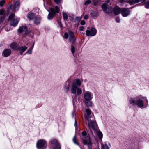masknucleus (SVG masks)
I'll return each mask as SVG.
<instances>
[{"mask_svg": "<svg viewBox=\"0 0 149 149\" xmlns=\"http://www.w3.org/2000/svg\"><path fill=\"white\" fill-rule=\"evenodd\" d=\"M88 18V16L87 15H85L84 17V19H87Z\"/></svg>", "mask_w": 149, "mask_h": 149, "instance_id": "obj_46", "label": "nucleus"}, {"mask_svg": "<svg viewBox=\"0 0 149 149\" xmlns=\"http://www.w3.org/2000/svg\"><path fill=\"white\" fill-rule=\"evenodd\" d=\"M82 135L83 136H85L86 135H87V133L85 131H83L82 132Z\"/></svg>", "mask_w": 149, "mask_h": 149, "instance_id": "obj_43", "label": "nucleus"}, {"mask_svg": "<svg viewBox=\"0 0 149 149\" xmlns=\"http://www.w3.org/2000/svg\"><path fill=\"white\" fill-rule=\"evenodd\" d=\"M50 13H49L47 17L48 19H51L54 17L56 14V13H58L60 10V9L57 6H55V9L52 8H50Z\"/></svg>", "mask_w": 149, "mask_h": 149, "instance_id": "obj_4", "label": "nucleus"}, {"mask_svg": "<svg viewBox=\"0 0 149 149\" xmlns=\"http://www.w3.org/2000/svg\"><path fill=\"white\" fill-rule=\"evenodd\" d=\"M18 46V45H17L15 42H13L10 45L11 48L15 50H17Z\"/></svg>", "mask_w": 149, "mask_h": 149, "instance_id": "obj_22", "label": "nucleus"}, {"mask_svg": "<svg viewBox=\"0 0 149 149\" xmlns=\"http://www.w3.org/2000/svg\"><path fill=\"white\" fill-rule=\"evenodd\" d=\"M81 19V17H76L75 18V20L78 22H79Z\"/></svg>", "mask_w": 149, "mask_h": 149, "instance_id": "obj_37", "label": "nucleus"}, {"mask_svg": "<svg viewBox=\"0 0 149 149\" xmlns=\"http://www.w3.org/2000/svg\"><path fill=\"white\" fill-rule=\"evenodd\" d=\"M89 116H88L87 115L85 116V119L89 121Z\"/></svg>", "mask_w": 149, "mask_h": 149, "instance_id": "obj_44", "label": "nucleus"}, {"mask_svg": "<svg viewBox=\"0 0 149 149\" xmlns=\"http://www.w3.org/2000/svg\"><path fill=\"white\" fill-rule=\"evenodd\" d=\"M145 100L147 103H148V100L146 97H144L140 95L133 97H130L129 100L130 104L134 106L136 105L139 107L144 108V102L143 100Z\"/></svg>", "mask_w": 149, "mask_h": 149, "instance_id": "obj_2", "label": "nucleus"}, {"mask_svg": "<svg viewBox=\"0 0 149 149\" xmlns=\"http://www.w3.org/2000/svg\"><path fill=\"white\" fill-rule=\"evenodd\" d=\"M116 22L118 23H120V20L119 17H117L116 19Z\"/></svg>", "mask_w": 149, "mask_h": 149, "instance_id": "obj_40", "label": "nucleus"}, {"mask_svg": "<svg viewBox=\"0 0 149 149\" xmlns=\"http://www.w3.org/2000/svg\"><path fill=\"white\" fill-rule=\"evenodd\" d=\"M84 28L83 26H81L79 28V30L80 31H83L84 30Z\"/></svg>", "mask_w": 149, "mask_h": 149, "instance_id": "obj_49", "label": "nucleus"}, {"mask_svg": "<svg viewBox=\"0 0 149 149\" xmlns=\"http://www.w3.org/2000/svg\"><path fill=\"white\" fill-rule=\"evenodd\" d=\"M75 47L73 45H71V51L72 54H74L75 52Z\"/></svg>", "mask_w": 149, "mask_h": 149, "instance_id": "obj_33", "label": "nucleus"}, {"mask_svg": "<svg viewBox=\"0 0 149 149\" xmlns=\"http://www.w3.org/2000/svg\"><path fill=\"white\" fill-rule=\"evenodd\" d=\"M98 14L97 12L93 10H92L90 11V15L92 17H97Z\"/></svg>", "mask_w": 149, "mask_h": 149, "instance_id": "obj_21", "label": "nucleus"}, {"mask_svg": "<svg viewBox=\"0 0 149 149\" xmlns=\"http://www.w3.org/2000/svg\"><path fill=\"white\" fill-rule=\"evenodd\" d=\"M146 0H140V1H141L142 3L144 2Z\"/></svg>", "mask_w": 149, "mask_h": 149, "instance_id": "obj_51", "label": "nucleus"}, {"mask_svg": "<svg viewBox=\"0 0 149 149\" xmlns=\"http://www.w3.org/2000/svg\"><path fill=\"white\" fill-rule=\"evenodd\" d=\"M20 2L19 1H16L15 3L10 5L9 9L6 11V15H8L10 13V10H12L13 12H15L17 11L19 8Z\"/></svg>", "mask_w": 149, "mask_h": 149, "instance_id": "obj_3", "label": "nucleus"}, {"mask_svg": "<svg viewBox=\"0 0 149 149\" xmlns=\"http://www.w3.org/2000/svg\"><path fill=\"white\" fill-rule=\"evenodd\" d=\"M33 22L36 25L39 24L41 20V18L38 16H36L33 19Z\"/></svg>", "mask_w": 149, "mask_h": 149, "instance_id": "obj_16", "label": "nucleus"}, {"mask_svg": "<svg viewBox=\"0 0 149 149\" xmlns=\"http://www.w3.org/2000/svg\"><path fill=\"white\" fill-rule=\"evenodd\" d=\"M124 2H125V0H120V2L122 3H124Z\"/></svg>", "mask_w": 149, "mask_h": 149, "instance_id": "obj_50", "label": "nucleus"}, {"mask_svg": "<svg viewBox=\"0 0 149 149\" xmlns=\"http://www.w3.org/2000/svg\"><path fill=\"white\" fill-rule=\"evenodd\" d=\"M11 52V51L10 49H5L3 51V53L4 56L7 57L10 55Z\"/></svg>", "mask_w": 149, "mask_h": 149, "instance_id": "obj_19", "label": "nucleus"}, {"mask_svg": "<svg viewBox=\"0 0 149 149\" xmlns=\"http://www.w3.org/2000/svg\"><path fill=\"white\" fill-rule=\"evenodd\" d=\"M4 12V10L3 9L0 10V15L3 14Z\"/></svg>", "mask_w": 149, "mask_h": 149, "instance_id": "obj_45", "label": "nucleus"}, {"mask_svg": "<svg viewBox=\"0 0 149 149\" xmlns=\"http://www.w3.org/2000/svg\"><path fill=\"white\" fill-rule=\"evenodd\" d=\"M50 149H61V146L57 140L53 139L51 140L50 143Z\"/></svg>", "mask_w": 149, "mask_h": 149, "instance_id": "obj_5", "label": "nucleus"}, {"mask_svg": "<svg viewBox=\"0 0 149 149\" xmlns=\"http://www.w3.org/2000/svg\"><path fill=\"white\" fill-rule=\"evenodd\" d=\"M27 47L26 46H18L17 48V50H19L20 54L22 55L23 53L27 49Z\"/></svg>", "mask_w": 149, "mask_h": 149, "instance_id": "obj_15", "label": "nucleus"}, {"mask_svg": "<svg viewBox=\"0 0 149 149\" xmlns=\"http://www.w3.org/2000/svg\"><path fill=\"white\" fill-rule=\"evenodd\" d=\"M47 11H48V12H49V10H48Z\"/></svg>", "mask_w": 149, "mask_h": 149, "instance_id": "obj_56", "label": "nucleus"}, {"mask_svg": "<svg viewBox=\"0 0 149 149\" xmlns=\"http://www.w3.org/2000/svg\"><path fill=\"white\" fill-rule=\"evenodd\" d=\"M15 17V14L14 13H11L9 17V20H11L13 19H14L13 18Z\"/></svg>", "mask_w": 149, "mask_h": 149, "instance_id": "obj_28", "label": "nucleus"}, {"mask_svg": "<svg viewBox=\"0 0 149 149\" xmlns=\"http://www.w3.org/2000/svg\"><path fill=\"white\" fill-rule=\"evenodd\" d=\"M88 126L90 129L91 130V133L93 134L91 129L94 130L97 129L98 127L97 124L95 120H90V122H88Z\"/></svg>", "mask_w": 149, "mask_h": 149, "instance_id": "obj_7", "label": "nucleus"}, {"mask_svg": "<svg viewBox=\"0 0 149 149\" xmlns=\"http://www.w3.org/2000/svg\"><path fill=\"white\" fill-rule=\"evenodd\" d=\"M109 0H108V1H107V3H109Z\"/></svg>", "mask_w": 149, "mask_h": 149, "instance_id": "obj_54", "label": "nucleus"}, {"mask_svg": "<svg viewBox=\"0 0 149 149\" xmlns=\"http://www.w3.org/2000/svg\"><path fill=\"white\" fill-rule=\"evenodd\" d=\"M84 97L86 101H89L92 99L91 93L89 91H86L84 94Z\"/></svg>", "mask_w": 149, "mask_h": 149, "instance_id": "obj_13", "label": "nucleus"}, {"mask_svg": "<svg viewBox=\"0 0 149 149\" xmlns=\"http://www.w3.org/2000/svg\"><path fill=\"white\" fill-rule=\"evenodd\" d=\"M58 26H59L60 28H62V25L61 24V22L60 21L58 20Z\"/></svg>", "mask_w": 149, "mask_h": 149, "instance_id": "obj_38", "label": "nucleus"}, {"mask_svg": "<svg viewBox=\"0 0 149 149\" xmlns=\"http://www.w3.org/2000/svg\"><path fill=\"white\" fill-rule=\"evenodd\" d=\"M122 8H120L118 6H116L114 8L113 12L114 14L116 15H118L121 13Z\"/></svg>", "mask_w": 149, "mask_h": 149, "instance_id": "obj_18", "label": "nucleus"}, {"mask_svg": "<svg viewBox=\"0 0 149 149\" xmlns=\"http://www.w3.org/2000/svg\"><path fill=\"white\" fill-rule=\"evenodd\" d=\"M143 5L147 9H149V0L147 1L144 3Z\"/></svg>", "mask_w": 149, "mask_h": 149, "instance_id": "obj_25", "label": "nucleus"}, {"mask_svg": "<svg viewBox=\"0 0 149 149\" xmlns=\"http://www.w3.org/2000/svg\"><path fill=\"white\" fill-rule=\"evenodd\" d=\"M18 23V20L16 19H13L10 20V24L11 25L14 26H16Z\"/></svg>", "mask_w": 149, "mask_h": 149, "instance_id": "obj_20", "label": "nucleus"}, {"mask_svg": "<svg viewBox=\"0 0 149 149\" xmlns=\"http://www.w3.org/2000/svg\"><path fill=\"white\" fill-rule=\"evenodd\" d=\"M36 16L35 13H33L31 12H29L27 15V17L28 19L30 20H33L34 18Z\"/></svg>", "mask_w": 149, "mask_h": 149, "instance_id": "obj_17", "label": "nucleus"}, {"mask_svg": "<svg viewBox=\"0 0 149 149\" xmlns=\"http://www.w3.org/2000/svg\"><path fill=\"white\" fill-rule=\"evenodd\" d=\"M132 2L134 3H136L140 2V0H132Z\"/></svg>", "mask_w": 149, "mask_h": 149, "instance_id": "obj_39", "label": "nucleus"}, {"mask_svg": "<svg viewBox=\"0 0 149 149\" xmlns=\"http://www.w3.org/2000/svg\"><path fill=\"white\" fill-rule=\"evenodd\" d=\"M81 85L80 80L77 79L74 80L71 86V93L75 94V96L72 97V102L74 105L75 102H77V97L80 95L82 93L81 89L78 87L77 86H79Z\"/></svg>", "mask_w": 149, "mask_h": 149, "instance_id": "obj_1", "label": "nucleus"}, {"mask_svg": "<svg viewBox=\"0 0 149 149\" xmlns=\"http://www.w3.org/2000/svg\"><path fill=\"white\" fill-rule=\"evenodd\" d=\"M101 7L105 13H109L112 12V8L111 7H109L106 3H104L102 4L101 5Z\"/></svg>", "mask_w": 149, "mask_h": 149, "instance_id": "obj_8", "label": "nucleus"}, {"mask_svg": "<svg viewBox=\"0 0 149 149\" xmlns=\"http://www.w3.org/2000/svg\"><path fill=\"white\" fill-rule=\"evenodd\" d=\"M97 136L99 139H102L103 137L102 133L100 130L97 131Z\"/></svg>", "mask_w": 149, "mask_h": 149, "instance_id": "obj_24", "label": "nucleus"}, {"mask_svg": "<svg viewBox=\"0 0 149 149\" xmlns=\"http://www.w3.org/2000/svg\"><path fill=\"white\" fill-rule=\"evenodd\" d=\"M63 17L64 20L66 21L68 19V15L66 13L63 12Z\"/></svg>", "mask_w": 149, "mask_h": 149, "instance_id": "obj_23", "label": "nucleus"}, {"mask_svg": "<svg viewBox=\"0 0 149 149\" xmlns=\"http://www.w3.org/2000/svg\"><path fill=\"white\" fill-rule=\"evenodd\" d=\"M91 3V1L90 0H88L85 2L84 3V5H88L90 4Z\"/></svg>", "mask_w": 149, "mask_h": 149, "instance_id": "obj_36", "label": "nucleus"}, {"mask_svg": "<svg viewBox=\"0 0 149 149\" xmlns=\"http://www.w3.org/2000/svg\"><path fill=\"white\" fill-rule=\"evenodd\" d=\"M90 102L91 104V102Z\"/></svg>", "mask_w": 149, "mask_h": 149, "instance_id": "obj_57", "label": "nucleus"}, {"mask_svg": "<svg viewBox=\"0 0 149 149\" xmlns=\"http://www.w3.org/2000/svg\"><path fill=\"white\" fill-rule=\"evenodd\" d=\"M69 34V41L70 43L74 44L75 43L76 38L75 37L74 33L71 30L68 31Z\"/></svg>", "mask_w": 149, "mask_h": 149, "instance_id": "obj_9", "label": "nucleus"}, {"mask_svg": "<svg viewBox=\"0 0 149 149\" xmlns=\"http://www.w3.org/2000/svg\"><path fill=\"white\" fill-rule=\"evenodd\" d=\"M91 116L89 115V119H90L91 118Z\"/></svg>", "mask_w": 149, "mask_h": 149, "instance_id": "obj_53", "label": "nucleus"}, {"mask_svg": "<svg viewBox=\"0 0 149 149\" xmlns=\"http://www.w3.org/2000/svg\"><path fill=\"white\" fill-rule=\"evenodd\" d=\"M17 31L19 33H22L23 32H25V35H26L30 33L31 31L28 30L26 26H24L20 27L17 30Z\"/></svg>", "mask_w": 149, "mask_h": 149, "instance_id": "obj_12", "label": "nucleus"}, {"mask_svg": "<svg viewBox=\"0 0 149 149\" xmlns=\"http://www.w3.org/2000/svg\"><path fill=\"white\" fill-rule=\"evenodd\" d=\"M86 111L87 114V115L89 116L91 113V112L90 110L89 109L87 108L86 109Z\"/></svg>", "mask_w": 149, "mask_h": 149, "instance_id": "obj_30", "label": "nucleus"}, {"mask_svg": "<svg viewBox=\"0 0 149 149\" xmlns=\"http://www.w3.org/2000/svg\"><path fill=\"white\" fill-rule=\"evenodd\" d=\"M83 91H85V90H84H84H83Z\"/></svg>", "mask_w": 149, "mask_h": 149, "instance_id": "obj_55", "label": "nucleus"}, {"mask_svg": "<svg viewBox=\"0 0 149 149\" xmlns=\"http://www.w3.org/2000/svg\"><path fill=\"white\" fill-rule=\"evenodd\" d=\"M34 43L32 47L29 49L27 52H26V54H31L32 53V50L33 48Z\"/></svg>", "mask_w": 149, "mask_h": 149, "instance_id": "obj_26", "label": "nucleus"}, {"mask_svg": "<svg viewBox=\"0 0 149 149\" xmlns=\"http://www.w3.org/2000/svg\"><path fill=\"white\" fill-rule=\"evenodd\" d=\"M109 148L106 144H102L101 146L102 149H109Z\"/></svg>", "mask_w": 149, "mask_h": 149, "instance_id": "obj_27", "label": "nucleus"}, {"mask_svg": "<svg viewBox=\"0 0 149 149\" xmlns=\"http://www.w3.org/2000/svg\"><path fill=\"white\" fill-rule=\"evenodd\" d=\"M99 1H93L92 4L94 6H96V5L99 3Z\"/></svg>", "mask_w": 149, "mask_h": 149, "instance_id": "obj_35", "label": "nucleus"}, {"mask_svg": "<svg viewBox=\"0 0 149 149\" xmlns=\"http://www.w3.org/2000/svg\"><path fill=\"white\" fill-rule=\"evenodd\" d=\"M54 2L57 4H59L61 0H53Z\"/></svg>", "mask_w": 149, "mask_h": 149, "instance_id": "obj_41", "label": "nucleus"}, {"mask_svg": "<svg viewBox=\"0 0 149 149\" xmlns=\"http://www.w3.org/2000/svg\"><path fill=\"white\" fill-rule=\"evenodd\" d=\"M69 33H65L63 35V37L64 39H67L69 37Z\"/></svg>", "mask_w": 149, "mask_h": 149, "instance_id": "obj_29", "label": "nucleus"}, {"mask_svg": "<svg viewBox=\"0 0 149 149\" xmlns=\"http://www.w3.org/2000/svg\"><path fill=\"white\" fill-rule=\"evenodd\" d=\"M76 136L75 135L73 137V142L74 143H75V144L77 145H78V143H77L76 142Z\"/></svg>", "mask_w": 149, "mask_h": 149, "instance_id": "obj_32", "label": "nucleus"}, {"mask_svg": "<svg viewBox=\"0 0 149 149\" xmlns=\"http://www.w3.org/2000/svg\"><path fill=\"white\" fill-rule=\"evenodd\" d=\"M130 13V11L126 8H122L121 14L122 16L124 17L128 16Z\"/></svg>", "mask_w": 149, "mask_h": 149, "instance_id": "obj_14", "label": "nucleus"}, {"mask_svg": "<svg viewBox=\"0 0 149 149\" xmlns=\"http://www.w3.org/2000/svg\"><path fill=\"white\" fill-rule=\"evenodd\" d=\"M86 23L83 20H81L80 22V24L81 25H83L85 24Z\"/></svg>", "mask_w": 149, "mask_h": 149, "instance_id": "obj_42", "label": "nucleus"}, {"mask_svg": "<svg viewBox=\"0 0 149 149\" xmlns=\"http://www.w3.org/2000/svg\"><path fill=\"white\" fill-rule=\"evenodd\" d=\"M82 142L84 145H88V149H92V143L89 136H87L86 139H83Z\"/></svg>", "mask_w": 149, "mask_h": 149, "instance_id": "obj_11", "label": "nucleus"}, {"mask_svg": "<svg viewBox=\"0 0 149 149\" xmlns=\"http://www.w3.org/2000/svg\"><path fill=\"white\" fill-rule=\"evenodd\" d=\"M86 32L87 36H93L96 35L97 30L95 28L91 27L90 30H87Z\"/></svg>", "mask_w": 149, "mask_h": 149, "instance_id": "obj_10", "label": "nucleus"}, {"mask_svg": "<svg viewBox=\"0 0 149 149\" xmlns=\"http://www.w3.org/2000/svg\"><path fill=\"white\" fill-rule=\"evenodd\" d=\"M64 88L66 89V90L67 91H68L69 90V86H67L66 85H65L64 86Z\"/></svg>", "mask_w": 149, "mask_h": 149, "instance_id": "obj_47", "label": "nucleus"}, {"mask_svg": "<svg viewBox=\"0 0 149 149\" xmlns=\"http://www.w3.org/2000/svg\"><path fill=\"white\" fill-rule=\"evenodd\" d=\"M5 0H2L0 1V6L2 7L5 3Z\"/></svg>", "mask_w": 149, "mask_h": 149, "instance_id": "obj_34", "label": "nucleus"}, {"mask_svg": "<svg viewBox=\"0 0 149 149\" xmlns=\"http://www.w3.org/2000/svg\"><path fill=\"white\" fill-rule=\"evenodd\" d=\"M69 19L71 22H73L74 19L73 17L70 16L69 17Z\"/></svg>", "mask_w": 149, "mask_h": 149, "instance_id": "obj_48", "label": "nucleus"}, {"mask_svg": "<svg viewBox=\"0 0 149 149\" xmlns=\"http://www.w3.org/2000/svg\"><path fill=\"white\" fill-rule=\"evenodd\" d=\"M47 145L46 141L42 139L39 140L36 143V146L38 149H45Z\"/></svg>", "mask_w": 149, "mask_h": 149, "instance_id": "obj_6", "label": "nucleus"}, {"mask_svg": "<svg viewBox=\"0 0 149 149\" xmlns=\"http://www.w3.org/2000/svg\"><path fill=\"white\" fill-rule=\"evenodd\" d=\"M77 121L75 120V125H77Z\"/></svg>", "mask_w": 149, "mask_h": 149, "instance_id": "obj_52", "label": "nucleus"}, {"mask_svg": "<svg viewBox=\"0 0 149 149\" xmlns=\"http://www.w3.org/2000/svg\"><path fill=\"white\" fill-rule=\"evenodd\" d=\"M6 17V14H5L3 17H0V24L2 23Z\"/></svg>", "mask_w": 149, "mask_h": 149, "instance_id": "obj_31", "label": "nucleus"}]
</instances>
